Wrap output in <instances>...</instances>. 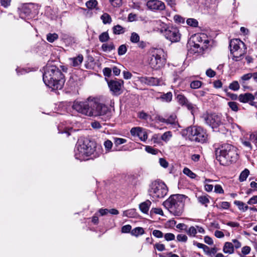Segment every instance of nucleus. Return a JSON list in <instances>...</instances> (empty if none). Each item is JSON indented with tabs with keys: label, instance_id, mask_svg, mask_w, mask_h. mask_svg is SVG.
<instances>
[{
	"label": "nucleus",
	"instance_id": "obj_1",
	"mask_svg": "<svg viewBox=\"0 0 257 257\" xmlns=\"http://www.w3.org/2000/svg\"><path fill=\"white\" fill-rule=\"evenodd\" d=\"M43 80L47 86L53 90L61 89L65 83L64 75L54 65H46L44 68Z\"/></svg>",
	"mask_w": 257,
	"mask_h": 257
},
{
	"label": "nucleus",
	"instance_id": "obj_2",
	"mask_svg": "<svg viewBox=\"0 0 257 257\" xmlns=\"http://www.w3.org/2000/svg\"><path fill=\"white\" fill-rule=\"evenodd\" d=\"M187 196L183 194H174L170 196L163 205L170 213L175 216H181L184 211V207Z\"/></svg>",
	"mask_w": 257,
	"mask_h": 257
},
{
	"label": "nucleus",
	"instance_id": "obj_3",
	"mask_svg": "<svg viewBox=\"0 0 257 257\" xmlns=\"http://www.w3.org/2000/svg\"><path fill=\"white\" fill-rule=\"evenodd\" d=\"M216 157L221 165H227L237 159V149L231 145L223 144L216 150Z\"/></svg>",
	"mask_w": 257,
	"mask_h": 257
},
{
	"label": "nucleus",
	"instance_id": "obj_4",
	"mask_svg": "<svg viewBox=\"0 0 257 257\" xmlns=\"http://www.w3.org/2000/svg\"><path fill=\"white\" fill-rule=\"evenodd\" d=\"M95 150V144L88 139L79 140L75 149V157L80 161L88 160Z\"/></svg>",
	"mask_w": 257,
	"mask_h": 257
},
{
	"label": "nucleus",
	"instance_id": "obj_5",
	"mask_svg": "<svg viewBox=\"0 0 257 257\" xmlns=\"http://www.w3.org/2000/svg\"><path fill=\"white\" fill-rule=\"evenodd\" d=\"M182 135L192 142L201 144L206 143L208 137L206 130L197 125L190 126L183 130Z\"/></svg>",
	"mask_w": 257,
	"mask_h": 257
},
{
	"label": "nucleus",
	"instance_id": "obj_6",
	"mask_svg": "<svg viewBox=\"0 0 257 257\" xmlns=\"http://www.w3.org/2000/svg\"><path fill=\"white\" fill-rule=\"evenodd\" d=\"M168 191L167 185L162 181L157 180L153 182L149 186L148 194L153 201L163 198Z\"/></svg>",
	"mask_w": 257,
	"mask_h": 257
},
{
	"label": "nucleus",
	"instance_id": "obj_7",
	"mask_svg": "<svg viewBox=\"0 0 257 257\" xmlns=\"http://www.w3.org/2000/svg\"><path fill=\"white\" fill-rule=\"evenodd\" d=\"M229 46L232 60L235 61L241 60L246 53V48L244 43L239 39H235L230 41Z\"/></svg>",
	"mask_w": 257,
	"mask_h": 257
},
{
	"label": "nucleus",
	"instance_id": "obj_8",
	"mask_svg": "<svg viewBox=\"0 0 257 257\" xmlns=\"http://www.w3.org/2000/svg\"><path fill=\"white\" fill-rule=\"evenodd\" d=\"M108 107L100 102L97 97H90L89 117H97L104 115L108 111Z\"/></svg>",
	"mask_w": 257,
	"mask_h": 257
},
{
	"label": "nucleus",
	"instance_id": "obj_9",
	"mask_svg": "<svg viewBox=\"0 0 257 257\" xmlns=\"http://www.w3.org/2000/svg\"><path fill=\"white\" fill-rule=\"evenodd\" d=\"M163 54V50L161 49H153L151 50L149 63L152 69L158 70L164 66L166 59L162 57Z\"/></svg>",
	"mask_w": 257,
	"mask_h": 257
},
{
	"label": "nucleus",
	"instance_id": "obj_10",
	"mask_svg": "<svg viewBox=\"0 0 257 257\" xmlns=\"http://www.w3.org/2000/svg\"><path fill=\"white\" fill-rule=\"evenodd\" d=\"M206 124L211 126L212 128H217L224 124L225 120L221 114L215 113L211 114H204L202 116Z\"/></svg>",
	"mask_w": 257,
	"mask_h": 257
},
{
	"label": "nucleus",
	"instance_id": "obj_11",
	"mask_svg": "<svg viewBox=\"0 0 257 257\" xmlns=\"http://www.w3.org/2000/svg\"><path fill=\"white\" fill-rule=\"evenodd\" d=\"M90 97L84 101H75L72 105V108L82 115L89 116Z\"/></svg>",
	"mask_w": 257,
	"mask_h": 257
},
{
	"label": "nucleus",
	"instance_id": "obj_12",
	"mask_svg": "<svg viewBox=\"0 0 257 257\" xmlns=\"http://www.w3.org/2000/svg\"><path fill=\"white\" fill-rule=\"evenodd\" d=\"M164 35L166 39L172 42H177L180 41L181 34L177 27H168L164 31Z\"/></svg>",
	"mask_w": 257,
	"mask_h": 257
},
{
	"label": "nucleus",
	"instance_id": "obj_13",
	"mask_svg": "<svg viewBox=\"0 0 257 257\" xmlns=\"http://www.w3.org/2000/svg\"><path fill=\"white\" fill-rule=\"evenodd\" d=\"M107 83L110 91L113 95H118L122 92L121 89L124 83L122 80H111L107 81Z\"/></svg>",
	"mask_w": 257,
	"mask_h": 257
},
{
	"label": "nucleus",
	"instance_id": "obj_14",
	"mask_svg": "<svg viewBox=\"0 0 257 257\" xmlns=\"http://www.w3.org/2000/svg\"><path fill=\"white\" fill-rule=\"evenodd\" d=\"M148 9L154 12H160L165 9V4L159 0H150L146 3Z\"/></svg>",
	"mask_w": 257,
	"mask_h": 257
},
{
	"label": "nucleus",
	"instance_id": "obj_15",
	"mask_svg": "<svg viewBox=\"0 0 257 257\" xmlns=\"http://www.w3.org/2000/svg\"><path fill=\"white\" fill-rule=\"evenodd\" d=\"M192 41L194 43L202 46L203 49L206 50L208 48L209 41L205 34H197L192 37Z\"/></svg>",
	"mask_w": 257,
	"mask_h": 257
},
{
	"label": "nucleus",
	"instance_id": "obj_16",
	"mask_svg": "<svg viewBox=\"0 0 257 257\" xmlns=\"http://www.w3.org/2000/svg\"><path fill=\"white\" fill-rule=\"evenodd\" d=\"M131 134L132 136H138L142 141H145L148 138V135L145 129L140 127H133L131 130Z\"/></svg>",
	"mask_w": 257,
	"mask_h": 257
},
{
	"label": "nucleus",
	"instance_id": "obj_17",
	"mask_svg": "<svg viewBox=\"0 0 257 257\" xmlns=\"http://www.w3.org/2000/svg\"><path fill=\"white\" fill-rule=\"evenodd\" d=\"M138 78L141 83L150 86L158 85L161 82L159 79L153 77H139Z\"/></svg>",
	"mask_w": 257,
	"mask_h": 257
},
{
	"label": "nucleus",
	"instance_id": "obj_18",
	"mask_svg": "<svg viewBox=\"0 0 257 257\" xmlns=\"http://www.w3.org/2000/svg\"><path fill=\"white\" fill-rule=\"evenodd\" d=\"M130 41L133 44H137L138 47L141 49H144L147 44L143 41H140V37L136 32H132L130 38Z\"/></svg>",
	"mask_w": 257,
	"mask_h": 257
},
{
	"label": "nucleus",
	"instance_id": "obj_19",
	"mask_svg": "<svg viewBox=\"0 0 257 257\" xmlns=\"http://www.w3.org/2000/svg\"><path fill=\"white\" fill-rule=\"evenodd\" d=\"M187 234L190 237L196 236L197 232L204 234L205 233V229L201 226L199 225L191 226L186 230Z\"/></svg>",
	"mask_w": 257,
	"mask_h": 257
},
{
	"label": "nucleus",
	"instance_id": "obj_20",
	"mask_svg": "<svg viewBox=\"0 0 257 257\" xmlns=\"http://www.w3.org/2000/svg\"><path fill=\"white\" fill-rule=\"evenodd\" d=\"M31 5H25L19 10L20 17L22 19H29L31 15Z\"/></svg>",
	"mask_w": 257,
	"mask_h": 257
},
{
	"label": "nucleus",
	"instance_id": "obj_21",
	"mask_svg": "<svg viewBox=\"0 0 257 257\" xmlns=\"http://www.w3.org/2000/svg\"><path fill=\"white\" fill-rule=\"evenodd\" d=\"M165 123L170 124L173 128H177L179 126V123L175 114H171L167 118H166Z\"/></svg>",
	"mask_w": 257,
	"mask_h": 257
},
{
	"label": "nucleus",
	"instance_id": "obj_22",
	"mask_svg": "<svg viewBox=\"0 0 257 257\" xmlns=\"http://www.w3.org/2000/svg\"><path fill=\"white\" fill-rule=\"evenodd\" d=\"M254 99V96L250 93H245L241 94L238 96V100L242 103H247L250 101H253Z\"/></svg>",
	"mask_w": 257,
	"mask_h": 257
},
{
	"label": "nucleus",
	"instance_id": "obj_23",
	"mask_svg": "<svg viewBox=\"0 0 257 257\" xmlns=\"http://www.w3.org/2000/svg\"><path fill=\"white\" fill-rule=\"evenodd\" d=\"M189 45L190 46V53H201L205 50L204 49L202 48L203 47L202 46H199V45H197V44L194 43V42H193L192 40V41L190 42Z\"/></svg>",
	"mask_w": 257,
	"mask_h": 257
},
{
	"label": "nucleus",
	"instance_id": "obj_24",
	"mask_svg": "<svg viewBox=\"0 0 257 257\" xmlns=\"http://www.w3.org/2000/svg\"><path fill=\"white\" fill-rule=\"evenodd\" d=\"M83 60V56L82 54H79L76 57L69 58V61L71 62V65L74 67L79 66Z\"/></svg>",
	"mask_w": 257,
	"mask_h": 257
},
{
	"label": "nucleus",
	"instance_id": "obj_25",
	"mask_svg": "<svg viewBox=\"0 0 257 257\" xmlns=\"http://www.w3.org/2000/svg\"><path fill=\"white\" fill-rule=\"evenodd\" d=\"M151 205V202L150 200H147L141 203L139 205V208L143 213L147 214L149 211Z\"/></svg>",
	"mask_w": 257,
	"mask_h": 257
},
{
	"label": "nucleus",
	"instance_id": "obj_26",
	"mask_svg": "<svg viewBox=\"0 0 257 257\" xmlns=\"http://www.w3.org/2000/svg\"><path fill=\"white\" fill-rule=\"evenodd\" d=\"M223 251L225 253L232 254L234 252L233 245L232 242H226L223 247Z\"/></svg>",
	"mask_w": 257,
	"mask_h": 257
},
{
	"label": "nucleus",
	"instance_id": "obj_27",
	"mask_svg": "<svg viewBox=\"0 0 257 257\" xmlns=\"http://www.w3.org/2000/svg\"><path fill=\"white\" fill-rule=\"evenodd\" d=\"M173 97L172 92H168L166 93H163L160 97V98L163 102H170L171 101Z\"/></svg>",
	"mask_w": 257,
	"mask_h": 257
},
{
	"label": "nucleus",
	"instance_id": "obj_28",
	"mask_svg": "<svg viewBox=\"0 0 257 257\" xmlns=\"http://www.w3.org/2000/svg\"><path fill=\"white\" fill-rule=\"evenodd\" d=\"M193 244L195 245L199 248H202L206 255L208 254L210 249V248L207 245L201 243L197 242L196 241H194Z\"/></svg>",
	"mask_w": 257,
	"mask_h": 257
},
{
	"label": "nucleus",
	"instance_id": "obj_29",
	"mask_svg": "<svg viewBox=\"0 0 257 257\" xmlns=\"http://www.w3.org/2000/svg\"><path fill=\"white\" fill-rule=\"evenodd\" d=\"M145 231L143 228L141 227H137L132 230L131 233L132 235L138 237L140 235H142L144 233Z\"/></svg>",
	"mask_w": 257,
	"mask_h": 257
},
{
	"label": "nucleus",
	"instance_id": "obj_30",
	"mask_svg": "<svg viewBox=\"0 0 257 257\" xmlns=\"http://www.w3.org/2000/svg\"><path fill=\"white\" fill-rule=\"evenodd\" d=\"M113 33L115 35H120L125 32V29L119 25L114 26L112 28Z\"/></svg>",
	"mask_w": 257,
	"mask_h": 257
},
{
	"label": "nucleus",
	"instance_id": "obj_31",
	"mask_svg": "<svg viewBox=\"0 0 257 257\" xmlns=\"http://www.w3.org/2000/svg\"><path fill=\"white\" fill-rule=\"evenodd\" d=\"M251 78V73H247L242 75L240 79V83L243 86L245 87L244 85L246 84V82L250 80Z\"/></svg>",
	"mask_w": 257,
	"mask_h": 257
},
{
	"label": "nucleus",
	"instance_id": "obj_32",
	"mask_svg": "<svg viewBox=\"0 0 257 257\" xmlns=\"http://www.w3.org/2000/svg\"><path fill=\"white\" fill-rule=\"evenodd\" d=\"M101 49L104 52H110L115 49L112 43L110 44L104 43L101 46Z\"/></svg>",
	"mask_w": 257,
	"mask_h": 257
},
{
	"label": "nucleus",
	"instance_id": "obj_33",
	"mask_svg": "<svg viewBox=\"0 0 257 257\" xmlns=\"http://www.w3.org/2000/svg\"><path fill=\"white\" fill-rule=\"evenodd\" d=\"M100 19L104 24H109L112 21L111 17L107 13H104L100 17Z\"/></svg>",
	"mask_w": 257,
	"mask_h": 257
},
{
	"label": "nucleus",
	"instance_id": "obj_34",
	"mask_svg": "<svg viewBox=\"0 0 257 257\" xmlns=\"http://www.w3.org/2000/svg\"><path fill=\"white\" fill-rule=\"evenodd\" d=\"M234 204L238 207L240 210L243 212L246 211L249 208L247 205H246L243 202L240 201H235Z\"/></svg>",
	"mask_w": 257,
	"mask_h": 257
},
{
	"label": "nucleus",
	"instance_id": "obj_35",
	"mask_svg": "<svg viewBox=\"0 0 257 257\" xmlns=\"http://www.w3.org/2000/svg\"><path fill=\"white\" fill-rule=\"evenodd\" d=\"M249 174V171L247 169H245L242 171L239 177V180L240 182H243L245 181Z\"/></svg>",
	"mask_w": 257,
	"mask_h": 257
},
{
	"label": "nucleus",
	"instance_id": "obj_36",
	"mask_svg": "<svg viewBox=\"0 0 257 257\" xmlns=\"http://www.w3.org/2000/svg\"><path fill=\"white\" fill-rule=\"evenodd\" d=\"M197 200L199 203L204 205L206 207L209 203V200L207 196L202 195L197 197Z\"/></svg>",
	"mask_w": 257,
	"mask_h": 257
},
{
	"label": "nucleus",
	"instance_id": "obj_37",
	"mask_svg": "<svg viewBox=\"0 0 257 257\" xmlns=\"http://www.w3.org/2000/svg\"><path fill=\"white\" fill-rule=\"evenodd\" d=\"M136 215V210L135 209H129L123 212L122 216L128 217H134Z\"/></svg>",
	"mask_w": 257,
	"mask_h": 257
},
{
	"label": "nucleus",
	"instance_id": "obj_38",
	"mask_svg": "<svg viewBox=\"0 0 257 257\" xmlns=\"http://www.w3.org/2000/svg\"><path fill=\"white\" fill-rule=\"evenodd\" d=\"M46 39L49 42L53 43L58 39V35L56 33H48Z\"/></svg>",
	"mask_w": 257,
	"mask_h": 257
},
{
	"label": "nucleus",
	"instance_id": "obj_39",
	"mask_svg": "<svg viewBox=\"0 0 257 257\" xmlns=\"http://www.w3.org/2000/svg\"><path fill=\"white\" fill-rule=\"evenodd\" d=\"M183 172L191 179H194L196 177V175L188 168H185L183 169Z\"/></svg>",
	"mask_w": 257,
	"mask_h": 257
},
{
	"label": "nucleus",
	"instance_id": "obj_40",
	"mask_svg": "<svg viewBox=\"0 0 257 257\" xmlns=\"http://www.w3.org/2000/svg\"><path fill=\"white\" fill-rule=\"evenodd\" d=\"M172 137L171 132L168 131L164 133L161 136V139L164 142H167Z\"/></svg>",
	"mask_w": 257,
	"mask_h": 257
},
{
	"label": "nucleus",
	"instance_id": "obj_41",
	"mask_svg": "<svg viewBox=\"0 0 257 257\" xmlns=\"http://www.w3.org/2000/svg\"><path fill=\"white\" fill-rule=\"evenodd\" d=\"M109 39V36L107 32H103L99 36V40L101 42H105Z\"/></svg>",
	"mask_w": 257,
	"mask_h": 257
},
{
	"label": "nucleus",
	"instance_id": "obj_42",
	"mask_svg": "<svg viewBox=\"0 0 257 257\" xmlns=\"http://www.w3.org/2000/svg\"><path fill=\"white\" fill-rule=\"evenodd\" d=\"M186 23L188 25L193 27H197L198 25L197 20L193 18L188 19L186 21Z\"/></svg>",
	"mask_w": 257,
	"mask_h": 257
},
{
	"label": "nucleus",
	"instance_id": "obj_43",
	"mask_svg": "<svg viewBox=\"0 0 257 257\" xmlns=\"http://www.w3.org/2000/svg\"><path fill=\"white\" fill-rule=\"evenodd\" d=\"M97 5V2L96 0H89L86 3V6L90 9L94 8Z\"/></svg>",
	"mask_w": 257,
	"mask_h": 257
},
{
	"label": "nucleus",
	"instance_id": "obj_44",
	"mask_svg": "<svg viewBox=\"0 0 257 257\" xmlns=\"http://www.w3.org/2000/svg\"><path fill=\"white\" fill-rule=\"evenodd\" d=\"M202 82L199 80L193 81L190 83V87L192 89H198L202 85Z\"/></svg>",
	"mask_w": 257,
	"mask_h": 257
},
{
	"label": "nucleus",
	"instance_id": "obj_45",
	"mask_svg": "<svg viewBox=\"0 0 257 257\" xmlns=\"http://www.w3.org/2000/svg\"><path fill=\"white\" fill-rule=\"evenodd\" d=\"M177 98L179 103L182 105H185L188 102L187 99L182 94H178Z\"/></svg>",
	"mask_w": 257,
	"mask_h": 257
},
{
	"label": "nucleus",
	"instance_id": "obj_46",
	"mask_svg": "<svg viewBox=\"0 0 257 257\" xmlns=\"http://www.w3.org/2000/svg\"><path fill=\"white\" fill-rule=\"evenodd\" d=\"M127 51V48L125 45H121L118 48V54L119 56L124 55Z\"/></svg>",
	"mask_w": 257,
	"mask_h": 257
},
{
	"label": "nucleus",
	"instance_id": "obj_47",
	"mask_svg": "<svg viewBox=\"0 0 257 257\" xmlns=\"http://www.w3.org/2000/svg\"><path fill=\"white\" fill-rule=\"evenodd\" d=\"M229 107L232 111L237 112L238 110V104L234 101H230L228 102Z\"/></svg>",
	"mask_w": 257,
	"mask_h": 257
},
{
	"label": "nucleus",
	"instance_id": "obj_48",
	"mask_svg": "<svg viewBox=\"0 0 257 257\" xmlns=\"http://www.w3.org/2000/svg\"><path fill=\"white\" fill-rule=\"evenodd\" d=\"M229 88L234 91H237L239 89V85L237 81H234L230 84Z\"/></svg>",
	"mask_w": 257,
	"mask_h": 257
},
{
	"label": "nucleus",
	"instance_id": "obj_49",
	"mask_svg": "<svg viewBox=\"0 0 257 257\" xmlns=\"http://www.w3.org/2000/svg\"><path fill=\"white\" fill-rule=\"evenodd\" d=\"M177 240L178 241L186 242L188 240V237L185 234H179L177 236Z\"/></svg>",
	"mask_w": 257,
	"mask_h": 257
},
{
	"label": "nucleus",
	"instance_id": "obj_50",
	"mask_svg": "<svg viewBox=\"0 0 257 257\" xmlns=\"http://www.w3.org/2000/svg\"><path fill=\"white\" fill-rule=\"evenodd\" d=\"M219 208L222 209H227L230 207V203L226 201L221 202L219 203Z\"/></svg>",
	"mask_w": 257,
	"mask_h": 257
},
{
	"label": "nucleus",
	"instance_id": "obj_51",
	"mask_svg": "<svg viewBox=\"0 0 257 257\" xmlns=\"http://www.w3.org/2000/svg\"><path fill=\"white\" fill-rule=\"evenodd\" d=\"M126 142V140L124 139L118 138H115L114 139V143L116 146L120 145L121 144L125 143Z\"/></svg>",
	"mask_w": 257,
	"mask_h": 257
},
{
	"label": "nucleus",
	"instance_id": "obj_52",
	"mask_svg": "<svg viewBox=\"0 0 257 257\" xmlns=\"http://www.w3.org/2000/svg\"><path fill=\"white\" fill-rule=\"evenodd\" d=\"M145 150L148 153L153 155H156L158 153V150L157 149H155L153 147L149 146H146Z\"/></svg>",
	"mask_w": 257,
	"mask_h": 257
},
{
	"label": "nucleus",
	"instance_id": "obj_53",
	"mask_svg": "<svg viewBox=\"0 0 257 257\" xmlns=\"http://www.w3.org/2000/svg\"><path fill=\"white\" fill-rule=\"evenodd\" d=\"M164 238L167 241L173 240L175 238V235L172 233H167L164 235Z\"/></svg>",
	"mask_w": 257,
	"mask_h": 257
},
{
	"label": "nucleus",
	"instance_id": "obj_54",
	"mask_svg": "<svg viewBox=\"0 0 257 257\" xmlns=\"http://www.w3.org/2000/svg\"><path fill=\"white\" fill-rule=\"evenodd\" d=\"M132 226L131 225L127 224L121 227V232L122 233H129L132 231Z\"/></svg>",
	"mask_w": 257,
	"mask_h": 257
},
{
	"label": "nucleus",
	"instance_id": "obj_55",
	"mask_svg": "<svg viewBox=\"0 0 257 257\" xmlns=\"http://www.w3.org/2000/svg\"><path fill=\"white\" fill-rule=\"evenodd\" d=\"M104 146L105 149L109 151L112 147V143L110 140H106L104 143Z\"/></svg>",
	"mask_w": 257,
	"mask_h": 257
},
{
	"label": "nucleus",
	"instance_id": "obj_56",
	"mask_svg": "<svg viewBox=\"0 0 257 257\" xmlns=\"http://www.w3.org/2000/svg\"><path fill=\"white\" fill-rule=\"evenodd\" d=\"M185 105H186V107L189 110L191 111L192 114H193L196 108V106L191 103L188 102V101Z\"/></svg>",
	"mask_w": 257,
	"mask_h": 257
},
{
	"label": "nucleus",
	"instance_id": "obj_57",
	"mask_svg": "<svg viewBox=\"0 0 257 257\" xmlns=\"http://www.w3.org/2000/svg\"><path fill=\"white\" fill-rule=\"evenodd\" d=\"M153 235L157 238H162L163 236V233L159 230L155 229L153 231Z\"/></svg>",
	"mask_w": 257,
	"mask_h": 257
},
{
	"label": "nucleus",
	"instance_id": "obj_58",
	"mask_svg": "<svg viewBox=\"0 0 257 257\" xmlns=\"http://www.w3.org/2000/svg\"><path fill=\"white\" fill-rule=\"evenodd\" d=\"M249 139L252 143L257 146V133L250 134Z\"/></svg>",
	"mask_w": 257,
	"mask_h": 257
},
{
	"label": "nucleus",
	"instance_id": "obj_59",
	"mask_svg": "<svg viewBox=\"0 0 257 257\" xmlns=\"http://www.w3.org/2000/svg\"><path fill=\"white\" fill-rule=\"evenodd\" d=\"M206 75L210 78L213 77L216 75V72L211 68L208 69L206 71Z\"/></svg>",
	"mask_w": 257,
	"mask_h": 257
},
{
	"label": "nucleus",
	"instance_id": "obj_60",
	"mask_svg": "<svg viewBox=\"0 0 257 257\" xmlns=\"http://www.w3.org/2000/svg\"><path fill=\"white\" fill-rule=\"evenodd\" d=\"M214 192L219 194L224 193V190L220 185H216L214 186Z\"/></svg>",
	"mask_w": 257,
	"mask_h": 257
},
{
	"label": "nucleus",
	"instance_id": "obj_61",
	"mask_svg": "<svg viewBox=\"0 0 257 257\" xmlns=\"http://www.w3.org/2000/svg\"><path fill=\"white\" fill-rule=\"evenodd\" d=\"M111 5L114 7H119L121 4L122 0H109Z\"/></svg>",
	"mask_w": 257,
	"mask_h": 257
},
{
	"label": "nucleus",
	"instance_id": "obj_62",
	"mask_svg": "<svg viewBox=\"0 0 257 257\" xmlns=\"http://www.w3.org/2000/svg\"><path fill=\"white\" fill-rule=\"evenodd\" d=\"M0 3L2 6L6 8L10 6L11 0H0Z\"/></svg>",
	"mask_w": 257,
	"mask_h": 257
},
{
	"label": "nucleus",
	"instance_id": "obj_63",
	"mask_svg": "<svg viewBox=\"0 0 257 257\" xmlns=\"http://www.w3.org/2000/svg\"><path fill=\"white\" fill-rule=\"evenodd\" d=\"M139 117L141 119L147 120L150 117V115L147 113L142 111L139 113Z\"/></svg>",
	"mask_w": 257,
	"mask_h": 257
},
{
	"label": "nucleus",
	"instance_id": "obj_64",
	"mask_svg": "<svg viewBox=\"0 0 257 257\" xmlns=\"http://www.w3.org/2000/svg\"><path fill=\"white\" fill-rule=\"evenodd\" d=\"M217 251V248L216 247L211 248L209 253L207 255L208 257H213Z\"/></svg>",
	"mask_w": 257,
	"mask_h": 257
}]
</instances>
